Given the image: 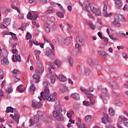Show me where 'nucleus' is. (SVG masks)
Instances as JSON below:
<instances>
[{
  "label": "nucleus",
  "instance_id": "f257e3e1",
  "mask_svg": "<svg viewBox=\"0 0 128 128\" xmlns=\"http://www.w3.org/2000/svg\"><path fill=\"white\" fill-rule=\"evenodd\" d=\"M43 84L45 86L44 92H40L41 98H42L44 100H48L52 102L56 100V92H54L52 94H50V89H48V86H50V82H48V80L44 79L43 80Z\"/></svg>",
  "mask_w": 128,
  "mask_h": 128
},
{
  "label": "nucleus",
  "instance_id": "f03ea898",
  "mask_svg": "<svg viewBox=\"0 0 128 128\" xmlns=\"http://www.w3.org/2000/svg\"><path fill=\"white\" fill-rule=\"evenodd\" d=\"M56 110L52 112V115L56 120L58 122H62L64 120V114H66V110L65 108H62L60 106V101L58 100L56 102L54 105Z\"/></svg>",
  "mask_w": 128,
  "mask_h": 128
},
{
  "label": "nucleus",
  "instance_id": "7ed1b4c3",
  "mask_svg": "<svg viewBox=\"0 0 128 128\" xmlns=\"http://www.w3.org/2000/svg\"><path fill=\"white\" fill-rule=\"evenodd\" d=\"M56 18L54 16H50L49 18L47 24L48 25L49 28L52 30H56L58 28H56Z\"/></svg>",
  "mask_w": 128,
  "mask_h": 128
},
{
  "label": "nucleus",
  "instance_id": "20e7f679",
  "mask_svg": "<svg viewBox=\"0 0 128 128\" xmlns=\"http://www.w3.org/2000/svg\"><path fill=\"white\" fill-rule=\"evenodd\" d=\"M40 118H42V116H40L38 114L35 115L34 118V121L32 119H30V126H34V124H36L37 126H40L42 124H38L40 120Z\"/></svg>",
  "mask_w": 128,
  "mask_h": 128
},
{
  "label": "nucleus",
  "instance_id": "39448f33",
  "mask_svg": "<svg viewBox=\"0 0 128 128\" xmlns=\"http://www.w3.org/2000/svg\"><path fill=\"white\" fill-rule=\"evenodd\" d=\"M103 12H104V16H106V18L110 16H112V13L108 14V12H106V10H108V0L104 1L103 2Z\"/></svg>",
  "mask_w": 128,
  "mask_h": 128
},
{
  "label": "nucleus",
  "instance_id": "423d86ee",
  "mask_svg": "<svg viewBox=\"0 0 128 128\" xmlns=\"http://www.w3.org/2000/svg\"><path fill=\"white\" fill-rule=\"evenodd\" d=\"M122 16L120 15H117L114 18V21L112 22V24L118 26V28H120L121 24L120 21L122 20Z\"/></svg>",
  "mask_w": 128,
  "mask_h": 128
},
{
  "label": "nucleus",
  "instance_id": "0eeeda50",
  "mask_svg": "<svg viewBox=\"0 0 128 128\" xmlns=\"http://www.w3.org/2000/svg\"><path fill=\"white\" fill-rule=\"evenodd\" d=\"M108 82L112 86L114 90H116L120 89V86H118V83L114 82V80H112L110 78L108 79Z\"/></svg>",
  "mask_w": 128,
  "mask_h": 128
},
{
  "label": "nucleus",
  "instance_id": "6e6552de",
  "mask_svg": "<svg viewBox=\"0 0 128 128\" xmlns=\"http://www.w3.org/2000/svg\"><path fill=\"white\" fill-rule=\"evenodd\" d=\"M45 54L50 58V60H54V51L50 50V48H48L46 49Z\"/></svg>",
  "mask_w": 128,
  "mask_h": 128
},
{
  "label": "nucleus",
  "instance_id": "1a4fd4ad",
  "mask_svg": "<svg viewBox=\"0 0 128 128\" xmlns=\"http://www.w3.org/2000/svg\"><path fill=\"white\" fill-rule=\"evenodd\" d=\"M98 54H99L101 58H103L104 60H108L110 58V54L104 50H98Z\"/></svg>",
  "mask_w": 128,
  "mask_h": 128
},
{
  "label": "nucleus",
  "instance_id": "9d476101",
  "mask_svg": "<svg viewBox=\"0 0 128 128\" xmlns=\"http://www.w3.org/2000/svg\"><path fill=\"white\" fill-rule=\"evenodd\" d=\"M37 68L38 69L36 72H37L38 74H42V72H44V68H42V64L40 62H37Z\"/></svg>",
  "mask_w": 128,
  "mask_h": 128
},
{
  "label": "nucleus",
  "instance_id": "9b49d317",
  "mask_svg": "<svg viewBox=\"0 0 128 128\" xmlns=\"http://www.w3.org/2000/svg\"><path fill=\"white\" fill-rule=\"evenodd\" d=\"M32 106L34 108H40L42 106V102H38L36 100H34L32 101Z\"/></svg>",
  "mask_w": 128,
  "mask_h": 128
},
{
  "label": "nucleus",
  "instance_id": "f8f14e48",
  "mask_svg": "<svg viewBox=\"0 0 128 128\" xmlns=\"http://www.w3.org/2000/svg\"><path fill=\"white\" fill-rule=\"evenodd\" d=\"M40 74H42V73H38L36 71L33 74L32 78L34 80H35L36 84L40 82Z\"/></svg>",
  "mask_w": 128,
  "mask_h": 128
},
{
  "label": "nucleus",
  "instance_id": "ddd939ff",
  "mask_svg": "<svg viewBox=\"0 0 128 128\" xmlns=\"http://www.w3.org/2000/svg\"><path fill=\"white\" fill-rule=\"evenodd\" d=\"M92 12H93V14H94L96 16H102V12H100V9H98L94 7H93L92 10Z\"/></svg>",
  "mask_w": 128,
  "mask_h": 128
},
{
  "label": "nucleus",
  "instance_id": "4468645a",
  "mask_svg": "<svg viewBox=\"0 0 128 128\" xmlns=\"http://www.w3.org/2000/svg\"><path fill=\"white\" fill-rule=\"evenodd\" d=\"M76 42L77 44L80 46H84V40L80 36H77L76 38Z\"/></svg>",
  "mask_w": 128,
  "mask_h": 128
},
{
  "label": "nucleus",
  "instance_id": "2eb2a0df",
  "mask_svg": "<svg viewBox=\"0 0 128 128\" xmlns=\"http://www.w3.org/2000/svg\"><path fill=\"white\" fill-rule=\"evenodd\" d=\"M94 62L95 64L93 67H94V68L97 70V71L100 72V70H102V67L100 64H98V60H95Z\"/></svg>",
  "mask_w": 128,
  "mask_h": 128
},
{
  "label": "nucleus",
  "instance_id": "dca6fc26",
  "mask_svg": "<svg viewBox=\"0 0 128 128\" xmlns=\"http://www.w3.org/2000/svg\"><path fill=\"white\" fill-rule=\"evenodd\" d=\"M70 98H74V100H80V94L77 92L72 93L70 94Z\"/></svg>",
  "mask_w": 128,
  "mask_h": 128
},
{
  "label": "nucleus",
  "instance_id": "f3484780",
  "mask_svg": "<svg viewBox=\"0 0 128 128\" xmlns=\"http://www.w3.org/2000/svg\"><path fill=\"white\" fill-rule=\"evenodd\" d=\"M116 8L120 10L122 7V2L120 0H116Z\"/></svg>",
  "mask_w": 128,
  "mask_h": 128
},
{
  "label": "nucleus",
  "instance_id": "a211bd4d",
  "mask_svg": "<svg viewBox=\"0 0 128 128\" xmlns=\"http://www.w3.org/2000/svg\"><path fill=\"white\" fill-rule=\"evenodd\" d=\"M10 116L12 118V120H14L16 122V124H18L20 122V116H18V114H14H14H10Z\"/></svg>",
  "mask_w": 128,
  "mask_h": 128
},
{
  "label": "nucleus",
  "instance_id": "6ab92c4d",
  "mask_svg": "<svg viewBox=\"0 0 128 128\" xmlns=\"http://www.w3.org/2000/svg\"><path fill=\"white\" fill-rule=\"evenodd\" d=\"M102 120L103 124H106L108 122H110V118H108V114H104V117L102 118Z\"/></svg>",
  "mask_w": 128,
  "mask_h": 128
},
{
  "label": "nucleus",
  "instance_id": "aec40b11",
  "mask_svg": "<svg viewBox=\"0 0 128 128\" xmlns=\"http://www.w3.org/2000/svg\"><path fill=\"white\" fill-rule=\"evenodd\" d=\"M16 90L18 92L22 93L24 92V90H26V88L24 87L22 84H20L17 87Z\"/></svg>",
  "mask_w": 128,
  "mask_h": 128
},
{
  "label": "nucleus",
  "instance_id": "412c9836",
  "mask_svg": "<svg viewBox=\"0 0 128 128\" xmlns=\"http://www.w3.org/2000/svg\"><path fill=\"white\" fill-rule=\"evenodd\" d=\"M1 64H3V66H8L10 62H8V60L6 58L4 57L1 60Z\"/></svg>",
  "mask_w": 128,
  "mask_h": 128
},
{
  "label": "nucleus",
  "instance_id": "4be33fe9",
  "mask_svg": "<svg viewBox=\"0 0 128 128\" xmlns=\"http://www.w3.org/2000/svg\"><path fill=\"white\" fill-rule=\"evenodd\" d=\"M108 92V90L106 88H104L102 90V94L100 96L101 98H104V97L106 98L108 96V94L106 93Z\"/></svg>",
  "mask_w": 128,
  "mask_h": 128
},
{
  "label": "nucleus",
  "instance_id": "5701e85b",
  "mask_svg": "<svg viewBox=\"0 0 128 128\" xmlns=\"http://www.w3.org/2000/svg\"><path fill=\"white\" fill-rule=\"evenodd\" d=\"M87 62L89 64V66H94V64H96V60H93L92 59L90 58H88L87 60Z\"/></svg>",
  "mask_w": 128,
  "mask_h": 128
},
{
  "label": "nucleus",
  "instance_id": "b1692460",
  "mask_svg": "<svg viewBox=\"0 0 128 128\" xmlns=\"http://www.w3.org/2000/svg\"><path fill=\"white\" fill-rule=\"evenodd\" d=\"M90 74V70L88 68H85L84 69V76H88Z\"/></svg>",
  "mask_w": 128,
  "mask_h": 128
},
{
  "label": "nucleus",
  "instance_id": "393cba45",
  "mask_svg": "<svg viewBox=\"0 0 128 128\" xmlns=\"http://www.w3.org/2000/svg\"><path fill=\"white\" fill-rule=\"evenodd\" d=\"M84 10H86V12H90L92 9V7L90 6V3H88V4H86L84 6Z\"/></svg>",
  "mask_w": 128,
  "mask_h": 128
},
{
  "label": "nucleus",
  "instance_id": "a878e982",
  "mask_svg": "<svg viewBox=\"0 0 128 128\" xmlns=\"http://www.w3.org/2000/svg\"><path fill=\"white\" fill-rule=\"evenodd\" d=\"M11 20L10 18H5L4 20V24H6V26H10V24Z\"/></svg>",
  "mask_w": 128,
  "mask_h": 128
},
{
  "label": "nucleus",
  "instance_id": "bb28decb",
  "mask_svg": "<svg viewBox=\"0 0 128 128\" xmlns=\"http://www.w3.org/2000/svg\"><path fill=\"white\" fill-rule=\"evenodd\" d=\"M74 124V120H72V118L69 119L68 123L67 125L68 128H72V124Z\"/></svg>",
  "mask_w": 128,
  "mask_h": 128
},
{
  "label": "nucleus",
  "instance_id": "cd10ccee",
  "mask_svg": "<svg viewBox=\"0 0 128 128\" xmlns=\"http://www.w3.org/2000/svg\"><path fill=\"white\" fill-rule=\"evenodd\" d=\"M0 12H3V14H8V8H4V6H0Z\"/></svg>",
  "mask_w": 128,
  "mask_h": 128
},
{
  "label": "nucleus",
  "instance_id": "c85d7f7f",
  "mask_svg": "<svg viewBox=\"0 0 128 128\" xmlns=\"http://www.w3.org/2000/svg\"><path fill=\"white\" fill-rule=\"evenodd\" d=\"M14 110H16V108H14L12 106H8L6 108V112L9 114V112H14Z\"/></svg>",
  "mask_w": 128,
  "mask_h": 128
},
{
  "label": "nucleus",
  "instance_id": "c756f323",
  "mask_svg": "<svg viewBox=\"0 0 128 128\" xmlns=\"http://www.w3.org/2000/svg\"><path fill=\"white\" fill-rule=\"evenodd\" d=\"M44 28L45 30V32H46L47 34H50V26H48V24L46 23L44 24Z\"/></svg>",
  "mask_w": 128,
  "mask_h": 128
},
{
  "label": "nucleus",
  "instance_id": "7c9ffc66",
  "mask_svg": "<svg viewBox=\"0 0 128 128\" xmlns=\"http://www.w3.org/2000/svg\"><path fill=\"white\" fill-rule=\"evenodd\" d=\"M87 24L89 26L92 28V30H95L96 29V26L94 25V24L92 22L90 21H88L87 22Z\"/></svg>",
  "mask_w": 128,
  "mask_h": 128
},
{
  "label": "nucleus",
  "instance_id": "2f4dec72",
  "mask_svg": "<svg viewBox=\"0 0 128 128\" xmlns=\"http://www.w3.org/2000/svg\"><path fill=\"white\" fill-rule=\"evenodd\" d=\"M117 34L118 36H121V38H128V36H126V34L122 32H118Z\"/></svg>",
  "mask_w": 128,
  "mask_h": 128
},
{
  "label": "nucleus",
  "instance_id": "473e14b6",
  "mask_svg": "<svg viewBox=\"0 0 128 128\" xmlns=\"http://www.w3.org/2000/svg\"><path fill=\"white\" fill-rule=\"evenodd\" d=\"M75 46L78 50V54L82 53V46L78 44H76Z\"/></svg>",
  "mask_w": 128,
  "mask_h": 128
},
{
  "label": "nucleus",
  "instance_id": "72a5a7b5",
  "mask_svg": "<svg viewBox=\"0 0 128 128\" xmlns=\"http://www.w3.org/2000/svg\"><path fill=\"white\" fill-rule=\"evenodd\" d=\"M58 78L59 79V80H60V82H64L66 80V76H62V74H60Z\"/></svg>",
  "mask_w": 128,
  "mask_h": 128
},
{
  "label": "nucleus",
  "instance_id": "f704fd0d",
  "mask_svg": "<svg viewBox=\"0 0 128 128\" xmlns=\"http://www.w3.org/2000/svg\"><path fill=\"white\" fill-rule=\"evenodd\" d=\"M85 120L86 122H90L92 120V116L86 115L85 116Z\"/></svg>",
  "mask_w": 128,
  "mask_h": 128
},
{
  "label": "nucleus",
  "instance_id": "c9c22d12",
  "mask_svg": "<svg viewBox=\"0 0 128 128\" xmlns=\"http://www.w3.org/2000/svg\"><path fill=\"white\" fill-rule=\"evenodd\" d=\"M51 82V84H54L56 82V77H54V75L50 74V78Z\"/></svg>",
  "mask_w": 128,
  "mask_h": 128
},
{
  "label": "nucleus",
  "instance_id": "e433bc0d",
  "mask_svg": "<svg viewBox=\"0 0 128 128\" xmlns=\"http://www.w3.org/2000/svg\"><path fill=\"white\" fill-rule=\"evenodd\" d=\"M74 114V111L72 110L68 112L66 114V116L68 118H72V114Z\"/></svg>",
  "mask_w": 128,
  "mask_h": 128
},
{
  "label": "nucleus",
  "instance_id": "4c0bfd02",
  "mask_svg": "<svg viewBox=\"0 0 128 128\" xmlns=\"http://www.w3.org/2000/svg\"><path fill=\"white\" fill-rule=\"evenodd\" d=\"M29 43L30 44V48H32V44H36V46H38V44H38L37 41L34 42V40H30Z\"/></svg>",
  "mask_w": 128,
  "mask_h": 128
},
{
  "label": "nucleus",
  "instance_id": "58836bf2",
  "mask_svg": "<svg viewBox=\"0 0 128 128\" xmlns=\"http://www.w3.org/2000/svg\"><path fill=\"white\" fill-rule=\"evenodd\" d=\"M70 38L68 37L65 38V44H66V46H70Z\"/></svg>",
  "mask_w": 128,
  "mask_h": 128
},
{
  "label": "nucleus",
  "instance_id": "ea45409f",
  "mask_svg": "<svg viewBox=\"0 0 128 128\" xmlns=\"http://www.w3.org/2000/svg\"><path fill=\"white\" fill-rule=\"evenodd\" d=\"M31 84L32 85L30 86V92H34V91L36 90V86L32 84V82Z\"/></svg>",
  "mask_w": 128,
  "mask_h": 128
},
{
  "label": "nucleus",
  "instance_id": "a19ab883",
  "mask_svg": "<svg viewBox=\"0 0 128 128\" xmlns=\"http://www.w3.org/2000/svg\"><path fill=\"white\" fill-rule=\"evenodd\" d=\"M11 8H13V10H17L19 14H20V9H18V8L16 7V6L12 4Z\"/></svg>",
  "mask_w": 128,
  "mask_h": 128
},
{
  "label": "nucleus",
  "instance_id": "79ce46f5",
  "mask_svg": "<svg viewBox=\"0 0 128 128\" xmlns=\"http://www.w3.org/2000/svg\"><path fill=\"white\" fill-rule=\"evenodd\" d=\"M108 112L110 116H114V110L112 108H110V109L108 110Z\"/></svg>",
  "mask_w": 128,
  "mask_h": 128
},
{
  "label": "nucleus",
  "instance_id": "37998d69",
  "mask_svg": "<svg viewBox=\"0 0 128 128\" xmlns=\"http://www.w3.org/2000/svg\"><path fill=\"white\" fill-rule=\"evenodd\" d=\"M12 87H8L6 88V92H8V94H12Z\"/></svg>",
  "mask_w": 128,
  "mask_h": 128
},
{
  "label": "nucleus",
  "instance_id": "c03bdc74",
  "mask_svg": "<svg viewBox=\"0 0 128 128\" xmlns=\"http://www.w3.org/2000/svg\"><path fill=\"white\" fill-rule=\"evenodd\" d=\"M37 18H38V14L34 13L33 15H32V20H36Z\"/></svg>",
  "mask_w": 128,
  "mask_h": 128
},
{
  "label": "nucleus",
  "instance_id": "a18cd8bd",
  "mask_svg": "<svg viewBox=\"0 0 128 128\" xmlns=\"http://www.w3.org/2000/svg\"><path fill=\"white\" fill-rule=\"evenodd\" d=\"M15 58H16V60L19 62H22V60H20V56L19 54H16Z\"/></svg>",
  "mask_w": 128,
  "mask_h": 128
},
{
  "label": "nucleus",
  "instance_id": "49530a36",
  "mask_svg": "<svg viewBox=\"0 0 128 128\" xmlns=\"http://www.w3.org/2000/svg\"><path fill=\"white\" fill-rule=\"evenodd\" d=\"M54 9L52 8L51 10H47L45 12V14H54Z\"/></svg>",
  "mask_w": 128,
  "mask_h": 128
},
{
  "label": "nucleus",
  "instance_id": "de8ad7c7",
  "mask_svg": "<svg viewBox=\"0 0 128 128\" xmlns=\"http://www.w3.org/2000/svg\"><path fill=\"white\" fill-rule=\"evenodd\" d=\"M4 72L2 69H0V78H4Z\"/></svg>",
  "mask_w": 128,
  "mask_h": 128
},
{
  "label": "nucleus",
  "instance_id": "09e8293b",
  "mask_svg": "<svg viewBox=\"0 0 128 128\" xmlns=\"http://www.w3.org/2000/svg\"><path fill=\"white\" fill-rule=\"evenodd\" d=\"M27 18H28V20H32V12H28V14H27Z\"/></svg>",
  "mask_w": 128,
  "mask_h": 128
},
{
  "label": "nucleus",
  "instance_id": "8fccbe9b",
  "mask_svg": "<svg viewBox=\"0 0 128 128\" xmlns=\"http://www.w3.org/2000/svg\"><path fill=\"white\" fill-rule=\"evenodd\" d=\"M106 128H115L114 124L110 123L106 126Z\"/></svg>",
  "mask_w": 128,
  "mask_h": 128
},
{
  "label": "nucleus",
  "instance_id": "3c124183",
  "mask_svg": "<svg viewBox=\"0 0 128 128\" xmlns=\"http://www.w3.org/2000/svg\"><path fill=\"white\" fill-rule=\"evenodd\" d=\"M56 15L58 16V18H64V14H62L61 12H56Z\"/></svg>",
  "mask_w": 128,
  "mask_h": 128
},
{
  "label": "nucleus",
  "instance_id": "603ef678",
  "mask_svg": "<svg viewBox=\"0 0 128 128\" xmlns=\"http://www.w3.org/2000/svg\"><path fill=\"white\" fill-rule=\"evenodd\" d=\"M116 106H120L122 104V102L120 101L117 100L116 102Z\"/></svg>",
  "mask_w": 128,
  "mask_h": 128
},
{
  "label": "nucleus",
  "instance_id": "864d4df0",
  "mask_svg": "<svg viewBox=\"0 0 128 128\" xmlns=\"http://www.w3.org/2000/svg\"><path fill=\"white\" fill-rule=\"evenodd\" d=\"M13 74H14V76L16 74H20V72L17 70H14L13 71Z\"/></svg>",
  "mask_w": 128,
  "mask_h": 128
},
{
  "label": "nucleus",
  "instance_id": "5fc2aeb1",
  "mask_svg": "<svg viewBox=\"0 0 128 128\" xmlns=\"http://www.w3.org/2000/svg\"><path fill=\"white\" fill-rule=\"evenodd\" d=\"M26 36H27L26 40H30V38H32V34H30V32H27Z\"/></svg>",
  "mask_w": 128,
  "mask_h": 128
},
{
  "label": "nucleus",
  "instance_id": "6e6d98bb",
  "mask_svg": "<svg viewBox=\"0 0 128 128\" xmlns=\"http://www.w3.org/2000/svg\"><path fill=\"white\" fill-rule=\"evenodd\" d=\"M68 62H69V64L71 66H74V60H72V58H70L68 59Z\"/></svg>",
  "mask_w": 128,
  "mask_h": 128
},
{
  "label": "nucleus",
  "instance_id": "4d7b16f0",
  "mask_svg": "<svg viewBox=\"0 0 128 128\" xmlns=\"http://www.w3.org/2000/svg\"><path fill=\"white\" fill-rule=\"evenodd\" d=\"M102 40H104V42H106V44H108V38L103 37V38Z\"/></svg>",
  "mask_w": 128,
  "mask_h": 128
},
{
  "label": "nucleus",
  "instance_id": "13d9d810",
  "mask_svg": "<svg viewBox=\"0 0 128 128\" xmlns=\"http://www.w3.org/2000/svg\"><path fill=\"white\" fill-rule=\"evenodd\" d=\"M34 52H35L36 56H40V54L41 52L40 51V50H36L34 51Z\"/></svg>",
  "mask_w": 128,
  "mask_h": 128
},
{
  "label": "nucleus",
  "instance_id": "bf43d9fd",
  "mask_svg": "<svg viewBox=\"0 0 128 128\" xmlns=\"http://www.w3.org/2000/svg\"><path fill=\"white\" fill-rule=\"evenodd\" d=\"M86 94L88 98H89L90 99L92 98V94L90 93L88 91L86 92Z\"/></svg>",
  "mask_w": 128,
  "mask_h": 128
},
{
  "label": "nucleus",
  "instance_id": "052dcab7",
  "mask_svg": "<svg viewBox=\"0 0 128 128\" xmlns=\"http://www.w3.org/2000/svg\"><path fill=\"white\" fill-rule=\"evenodd\" d=\"M40 2L42 4H46L48 2V0H40Z\"/></svg>",
  "mask_w": 128,
  "mask_h": 128
},
{
  "label": "nucleus",
  "instance_id": "680f3d73",
  "mask_svg": "<svg viewBox=\"0 0 128 128\" xmlns=\"http://www.w3.org/2000/svg\"><path fill=\"white\" fill-rule=\"evenodd\" d=\"M80 90L82 92H84V94H86V92H88V90L85 89L84 88L81 87L80 88Z\"/></svg>",
  "mask_w": 128,
  "mask_h": 128
},
{
  "label": "nucleus",
  "instance_id": "e2e57ef3",
  "mask_svg": "<svg viewBox=\"0 0 128 128\" xmlns=\"http://www.w3.org/2000/svg\"><path fill=\"white\" fill-rule=\"evenodd\" d=\"M83 104H84V106H90V103L88 101H86L84 100L83 102Z\"/></svg>",
  "mask_w": 128,
  "mask_h": 128
},
{
  "label": "nucleus",
  "instance_id": "0e129e2a",
  "mask_svg": "<svg viewBox=\"0 0 128 128\" xmlns=\"http://www.w3.org/2000/svg\"><path fill=\"white\" fill-rule=\"evenodd\" d=\"M90 100L91 102V104H92V106H94V104H96V100H94V99L90 98Z\"/></svg>",
  "mask_w": 128,
  "mask_h": 128
},
{
  "label": "nucleus",
  "instance_id": "69168bd1",
  "mask_svg": "<svg viewBox=\"0 0 128 128\" xmlns=\"http://www.w3.org/2000/svg\"><path fill=\"white\" fill-rule=\"evenodd\" d=\"M24 14L22 13H20V14L18 15V18L20 20L24 18Z\"/></svg>",
  "mask_w": 128,
  "mask_h": 128
},
{
  "label": "nucleus",
  "instance_id": "338daca9",
  "mask_svg": "<svg viewBox=\"0 0 128 128\" xmlns=\"http://www.w3.org/2000/svg\"><path fill=\"white\" fill-rule=\"evenodd\" d=\"M55 64L58 66H60V62L58 60H55Z\"/></svg>",
  "mask_w": 128,
  "mask_h": 128
},
{
  "label": "nucleus",
  "instance_id": "774afa93",
  "mask_svg": "<svg viewBox=\"0 0 128 128\" xmlns=\"http://www.w3.org/2000/svg\"><path fill=\"white\" fill-rule=\"evenodd\" d=\"M79 128H86L87 126L84 124H80L78 126Z\"/></svg>",
  "mask_w": 128,
  "mask_h": 128
}]
</instances>
